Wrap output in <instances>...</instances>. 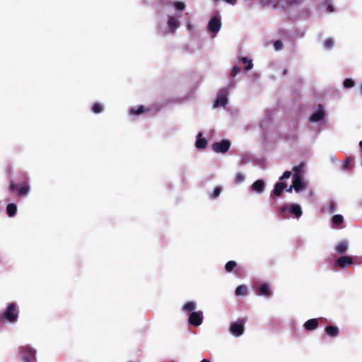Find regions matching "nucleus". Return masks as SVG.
<instances>
[{"label": "nucleus", "mask_w": 362, "mask_h": 362, "mask_svg": "<svg viewBox=\"0 0 362 362\" xmlns=\"http://www.w3.org/2000/svg\"><path fill=\"white\" fill-rule=\"evenodd\" d=\"M246 293H247V288L243 285L238 286L235 289V295L236 296L245 295Z\"/></svg>", "instance_id": "c85d7f7f"}, {"label": "nucleus", "mask_w": 362, "mask_h": 362, "mask_svg": "<svg viewBox=\"0 0 362 362\" xmlns=\"http://www.w3.org/2000/svg\"><path fill=\"white\" fill-rule=\"evenodd\" d=\"M168 25L172 31H174L179 27L180 23L175 17L169 16L168 20Z\"/></svg>", "instance_id": "6ab92c4d"}, {"label": "nucleus", "mask_w": 362, "mask_h": 362, "mask_svg": "<svg viewBox=\"0 0 362 362\" xmlns=\"http://www.w3.org/2000/svg\"><path fill=\"white\" fill-rule=\"evenodd\" d=\"M9 190L11 192L18 190V196L24 197L29 193L30 187L27 182H23V185L19 188H18V185L15 184L14 182L11 181L9 184Z\"/></svg>", "instance_id": "20e7f679"}, {"label": "nucleus", "mask_w": 362, "mask_h": 362, "mask_svg": "<svg viewBox=\"0 0 362 362\" xmlns=\"http://www.w3.org/2000/svg\"><path fill=\"white\" fill-rule=\"evenodd\" d=\"M344 221L343 216L339 214L334 215L332 218V223L336 226H339L341 225Z\"/></svg>", "instance_id": "4be33fe9"}, {"label": "nucleus", "mask_w": 362, "mask_h": 362, "mask_svg": "<svg viewBox=\"0 0 362 362\" xmlns=\"http://www.w3.org/2000/svg\"><path fill=\"white\" fill-rule=\"evenodd\" d=\"M235 180L236 183H238V184L241 183L242 182L244 181L245 176L242 173H238L235 175Z\"/></svg>", "instance_id": "f704fd0d"}, {"label": "nucleus", "mask_w": 362, "mask_h": 362, "mask_svg": "<svg viewBox=\"0 0 362 362\" xmlns=\"http://www.w3.org/2000/svg\"><path fill=\"white\" fill-rule=\"evenodd\" d=\"M19 310L17 305L11 303L5 311L0 313V321H7L11 323L16 322L18 318Z\"/></svg>", "instance_id": "f257e3e1"}, {"label": "nucleus", "mask_w": 362, "mask_h": 362, "mask_svg": "<svg viewBox=\"0 0 362 362\" xmlns=\"http://www.w3.org/2000/svg\"><path fill=\"white\" fill-rule=\"evenodd\" d=\"M318 325H319L318 320L315 318H313V319L307 320L304 323L303 327L305 328V329H306L308 331H312V330H314L316 328H317Z\"/></svg>", "instance_id": "4468645a"}, {"label": "nucleus", "mask_w": 362, "mask_h": 362, "mask_svg": "<svg viewBox=\"0 0 362 362\" xmlns=\"http://www.w3.org/2000/svg\"><path fill=\"white\" fill-rule=\"evenodd\" d=\"M334 42L331 38H327L324 42V46L327 49H330L333 47Z\"/></svg>", "instance_id": "72a5a7b5"}, {"label": "nucleus", "mask_w": 362, "mask_h": 362, "mask_svg": "<svg viewBox=\"0 0 362 362\" xmlns=\"http://www.w3.org/2000/svg\"><path fill=\"white\" fill-rule=\"evenodd\" d=\"M145 111L144 107L143 105H140L137 107H132L129 110V113L132 115H139L141 113H143Z\"/></svg>", "instance_id": "5701e85b"}, {"label": "nucleus", "mask_w": 362, "mask_h": 362, "mask_svg": "<svg viewBox=\"0 0 362 362\" xmlns=\"http://www.w3.org/2000/svg\"><path fill=\"white\" fill-rule=\"evenodd\" d=\"M354 84L355 83L351 78H346L343 82L344 86L346 88L353 87Z\"/></svg>", "instance_id": "7c9ffc66"}, {"label": "nucleus", "mask_w": 362, "mask_h": 362, "mask_svg": "<svg viewBox=\"0 0 362 362\" xmlns=\"http://www.w3.org/2000/svg\"><path fill=\"white\" fill-rule=\"evenodd\" d=\"M189 324L193 326H199L203 321V315L202 312H192L189 316Z\"/></svg>", "instance_id": "6e6552de"}, {"label": "nucleus", "mask_w": 362, "mask_h": 362, "mask_svg": "<svg viewBox=\"0 0 362 362\" xmlns=\"http://www.w3.org/2000/svg\"><path fill=\"white\" fill-rule=\"evenodd\" d=\"M221 192V187H216L214 188V191L210 195V197L211 199H216Z\"/></svg>", "instance_id": "c756f323"}, {"label": "nucleus", "mask_w": 362, "mask_h": 362, "mask_svg": "<svg viewBox=\"0 0 362 362\" xmlns=\"http://www.w3.org/2000/svg\"><path fill=\"white\" fill-rule=\"evenodd\" d=\"M195 308H196V305L192 301H189V302L186 303L185 304H184V305L182 306L183 310L187 311V312H192V313L195 309Z\"/></svg>", "instance_id": "393cba45"}, {"label": "nucleus", "mask_w": 362, "mask_h": 362, "mask_svg": "<svg viewBox=\"0 0 362 362\" xmlns=\"http://www.w3.org/2000/svg\"><path fill=\"white\" fill-rule=\"evenodd\" d=\"M244 322L243 320H238L233 322L230 327V332L234 336L238 337L243 334L244 332Z\"/></svg>", "instance_id": "0eeeda50"}, {"label": "nucleus", "mask_w": 362, "mask_h": 362, "mask_svg": "<svg viewBox=\"0 0 362 362\" xmlns=\"http://www.w3.org/2000/svg\"><path fill=\"white\" fill-rule=\"evenodd\" d=\"M228 89L227 88L221 89L214 102V107H218L226 105L228 102Z\"/></svg>", "instance_id": "39448f33"}, {"label": "nucleus", "mask_w": 362, "mask_h": 362, "mask_svg": "<svg viewBox=\"0 0 362 362\" xmlns=\"http://www.w3.org/2000/svg\"><path fill=\"white\" fill-rule=\"evenodd\" d=\"M240 72V69L238 66H233L231 70L230 75L233 77H235L237 74H238Z\"/></svg>", "instance_id": "e433bc0d"}, {"label": "nucleus", "mask_w": 362, "mask_h": 362, "mask_svg": "<svg viewBox=\"0 0 362 362\" xmlns=\"http://www.w3.org/2000/svg\"><path fill=\"white\" fill-rule=\"evenodd\" d=\"M103 110V107L100 103H94L92 106V111L95 114H99V113L102 112Z\"/></svg>", "instance_id": "cd10ccee"}, {"label": "nucleus", "mask_w": 362, "mask_h": 362, "mask_svg": "<svg viewBox=\"0 0 362 362\" xmlns=\"http://www.w3.org/2000/svg\"><path fill=\"white\" fill-rule=\"evenodd\" d=\"M257 294L259 296H264L265 297H270L272 295V291L269 284L264 283L261 284L257 289Z\"/></svg>", "instance_id": "9b49d317"}, {"label": "nucleus", "mask_w": 362, "mask_h": 362, "mask_svg": "<svg viewBox=\"0 0 362 362\" xmlns=\"http://www.w3.org/2000/svg\"><path fill=\"white\" fill-rule=\"evenodd\" d=\"M237 266V263L235 261H229L225 265V269L227 272H231Z\"/></svg>", "instance_id": "bb28decb"}, {"label": "nucleus", "mask_w": 362, "mask_h": 362, "mask_svg": "<svg viewBox=\"0 0 362 362\" xmlns=\"http://www.w3.org/2000/svg\"><path fill=\"white\" fill-rule=\"evenodd\" d=\"M324 117H325V112L322 110H319L312 114L309 120L310 122H320L322 119H323Z\"/></svg>", "instance_id": "f3484780"}, {"label": "nucleus", "mask_w": 362, "mask_h": 362, "mask_svg": "<svg viewBox=\"0 0 362 362\" xmlns=\"http://www.w3.org/2000/svg\"><path fill=\"white\" fill-rule=\"evenodd\" d=\"M291 171H285L283 175L280 177V180H284V179H288L291 177Z\"/></svg>", "instance_id": "58836bf2"}, {"label": "nucleus", "mask_w": 362, "mask_h": 362, "mask_svg": "<svg viewBox=\"0 0 362 362\" xmlns=\"http://www.w3.org/2000/svg\"><path fill=\"white\" fill-rule=\"evenodd\" d=\"M303 168H304V165L303 164H300L297 166H295L293 168V171L294 173V175H298L299 177H303Z\"/></svg>", "instance_id": "b1692460"}, {"label": "nucleus", "mask_w": 362, "mask_h": 362, "mask_svg": "<svg viewBox=\"0 0 362 362\" xmlns=\"http://www.w3.org/2000/svg\"><path fill=\"white\" fill-rule=\"evenodd\" d=\"M21 357L23 362H34L35 351L29 346H22L20 349Z\"/></svg>", "instance_id": "7ed1b4c3"}, {"label": "nucleus", "mask_w": 362, "mask_h": 362, "mask_svg": "<svg viewBox=\"0 0 362 362\" xmlns=\"http://www.w3.org/2000/svg\"><path fill=\"white\" fill-rule=\"evenodd\" d=\"M230 146V141L227 139H223L219 142L214 143L212 145V149L216 153H225Z\"/></svg>", "instance_id": "423d86ee"}, {"label": "nucleus", "mask_w": 362, "mask_h": 362, "mask_svg": "<svg viewBox=\"0 0 362 362\" xmlns=\"http://www.w3.org/2000/svg\"><path fill=\"white\" fill-rule=\"evenodd\" d=\"M284 45L281 40H276L274 42V48L275 50L279 51L283 49Z\"/></svg>", "instance_id": "473e14b6"}, {"label": "nucleus", "mask_w": 362, "mask_h": 362, "mask_svg": "<svg viewBox=\"0 0 362 362\" xmlns=\"http://www.w3.org/2000/svg\"><path fill=\"white\" fill-rule=\"evenodd\" d=\"M221 23L219 18L214 16L209 23V30L213 33H217L221 28Z\"/></svg>", "instance_id": "9d476101"}, {"label": "nucleus", "mask_w": 362, "mask_h": 362, "mask_svg": "<svg viewBox=\"0 0 362 362\" xmlns=\"http://www.w3.org/2000/svg\"><path fill=\"white\" fill-rule=\"evenodd\" d=\"M240 60L242 61V62L245 64V69L246 71H249L250 70L252 66H253V64H252V62L251 59H249L247 57H242L240 59Z\"/></svg>", "instance_id": "a878e982"}, {"label": "nucleus", "mask_w": 362, "mask_h": 362, "mask_svg": "<svg viewBox=\"0 0 362 362\" xmlns=\"http://www.w3.org/2000/svg\"><path fill=\"white\" fill-rule=\"evenodd\" d=\"M334 210H335V209H334V204H332L330 205V212H334Z\"/></svg>", "instance_id": "79ce46f5"}, {"label": "nucleus", "mask_w": 362, "mask_h": 362, "mask_svg": "<svg viewBox=\"0 0 362 362\" xmlns=\"http://www.w3.org/2000/svg\"><path fill=\"white\" fill-rule=\"evenodd\" d=\"M302 0H286V3L287 6H293L300 4Z\"/></svg>", "instance_id": "4c0bfd02"}, {"label": "nucleus", "mask_w": 362, "mask_h": 362, "mask_svg": "<svg viewBox=\"0 0 362 362\" xmlns=\"http://www.w3.org/2000/svg\"><path fill=\"white\" fill-rule=\"evenodd\" d=\"M252 189L253 191L257 192V193H262L265 189V185L264 181L261 180H257L255 182H253L252 185Z\"/></svg>", "instance_id": "2eb2a0df"}, {"label": "nucleus", "mask_w": 362, "mask_h": 362, "mask_svg": "<svg viewBox=\"0 0 362 362\" xmlns=\"http://www.w3.org/2000/svg\"><path fill=\"white\" fill-rule=\"evenodd\" d=\"M348 249V243L346 241H341L336 246V251L339 255L344 254Z\"/></svg>", "instance_id": "aec40b11"}, {"label": "nucleus", "mask_w": 362, "mask_h": 362, "mask_svg": "<svg viewBox=\"0 0 362 362\" xmlns=\"http://www.w3.org/2000/svg\"><path fill=\"white\" fill-rule=\"evenodd\" d=\"M201 362H210V361L208 359H203L201 361Z\"/></svg>", "instance_id": "c03bdc74"}, {"label": "nucleus", "mask_w": 362, "mask_h": 362, "mask_svg": "<svg viewBox=\"0 0 362 362\" xmlns=\"http://www.w3.org/2000/svg\"><path fill=\"white\" fill-rule=\"evenodd\" d=\"M173 5L175 9L178 11H183L185 8V4L182 1H176Z\"/></svg>", "instance_id": "2f4dec72"}, {"label": "nucleus", "mask_w": 362, "mask_h": 362, "mask_svg": "<svg viewBox=\"0 0 362 362\" xmlns=\"http://www.w3.org/2000/svg\"><path fill=\"white\" fill-rule=\"evenodd\" d=\"M327 10L329 11V12H333L334 11V7L332 5H329L327 6Z\"/></svg>", "instance_id": "a19ab883"}, {"label": "nucleus", "mask_w": 362, "mask_h": 362, "mask_svg": "<svg viewBox=\"0 0 362 362\" xmlns=\"http://www.w3.org/2000/svg\"><path fill=\"white\" fill-rule=\"evenodd\" d=\"M279 216L282 218H288L287 213L293 215V217L298 218L301 216L303 212L300 205L293 204L290 206L284 204L278 208Z\"/></svg>", "instance_id": "f03ea898"}, {"label": "nucleus", "mask_w": 362, "mask_h": 362, "mask_svg": "<svg viewBox=\"0 0 362 362\" xmlns=\"http://www.w3.org/2000/svg\"><path fill=\"white\" fill-rule=\"evenodd\" d=\"M286 184L279 182L275 184L272 197H280L283 191L286 188Z\"/></svg>", "instance_id": "ddd939ff"}, {"label": "nucleus", "mask_w": 362, "mask_h": 362, "mask_svg": "<svg viewBox=\"0 0 362 362\" xmlns=\"http://www.w3.org/2000/svg\"><path fill=\"white\" fill-rule=\"evenodd\" d=\"M353 259L349 256H341L337 259V264L341 267L344 268L353 264Z\"/></svg>", "instance_id": "f8f14e48"}, {"label": "nucleus", "mask_w": 362, "mask_h": 362, "mask_svg": "<svg viewBox=\"0 0 362 362\" xmlns=\"http://www.w3.org/2000/svg\"><path fill=\"white\" fill-rule=\"evenodd\" d=\"M361 92H362V85L361 86Z\"/></svg>", "instance_id": "a18cd8bd"}, {"label": "nucleus", "mask_w": 362, "mask_h": 362, "mask_svg": "<svg viewBox=\"0 0 362 362\" xmlns=\"http://www.w3.org/2000/svg\"><path fill=\"white\" fill-rule=\"evenodd\" d=\"M291 187H293L296 192H299L306 187V185L303 181L302 177H299L297 175H293Z\"/></svg>", "instance_id": "1a4fd4ad"}, {"label": "nucleus", "mask_w": 362, "mask_h": 362, "mask_svg": "<svg viewBox=\"0 0 362 362\" xmlns=\"http://www.w3.org/2000/svg\"><path fill=\"white\" fill-rule=\"evenodd\" d=\"M325 331L330 337H337L339 333V329L337 326L328 325L325 327Z\"/></svg>", "instance_id": "dca6fc26"}, {"label": "nucleus", "mask_w": 362, "mask_h": 362, "mask_svg": "<svg viewBox=\"0 0 362 362\" xmlns=\"http://www.w3.org/2000/svg\"><path fill=\"white\" fill-rule=\"evenodd\" d=\"M258 1H259V4L263 6L269 5L272 1V0H258Z\"/></svg>", "instance_id": "ea45409f"}, {"label": "nucleus", "mask_w": 362, "mask_h": 362, "mask_svg": "<svg viewBox=\"0 0 362 362\" xmlns=\"http://www.w3.org/2000/svg\"><path fill=\"white\" fill-rule=\"evenodd\" d=\"M202 134L199 132L198 135L197 136V141H196V147L199 149H204L207 146V141L202 137Z\"/></svg>", "instance_id": "a211bd4d"}, {"label": "nucleus", "mask_w": 362, "mask_h": 362, "mask_svg": "<svg viewBox=\"0 0 362 362\" xmlns=\"http://www.w3.org/2000/svg\"><path fill=\"white\" fill-rule=\"evenodd\" d=\"M351 158H347L346 160L344 162L343 169L344 170H349V169H351Z\"/></svg>", "instance_id": "c9c22d12"}, {"label": "nucleus", "mask_w": 362, "mask_h": 362, "mask_svg": "<svg viewBox=\"0 0 362 362\" xmlns=\"http://www.w3.org/2000/svg\"><path fill=\"white\" fill-rule=\"evenodd\" d=\"M17 211V206L13 203H10L6 206V213L8 216H13Z\"/></svg>", "instance_id": "412c9836"}, {"label": "nucleus", "mask_w": 362, "mask_h": 362, "mask_svg": "<svg viewBox=\"0 0 362 362\" xmlns=\"http://www.w3.org/2000/svg\"><path fill=\"white\" fill-rule=\"evenodd\" d=\"M292 189H293V187H291V185L286 189V192H292Z\"/></svg>", "instance_id": "37998d69"}]
</instances>
